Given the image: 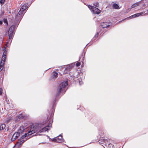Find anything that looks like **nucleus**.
Here are the masks:
<instances>
[{
    "instance_id": "obj_1",
    "label": "nucleus",
    "mask_w": 148,
    "mask_h": 148,
    "mask_svg": "<svg viewBox=\"0 0 148 148\" xmlns=\"http://www.w3.org/2000/svg\"><path fill=\"white\" fill-rule=\"evenodd\" d=\"M35 131L30 130L27 133H25L24 135L19 140L17 143L15 145L16 147H18L23 143L27 139L30 138L28 136L34 133Z\"/></svg>"
},
{
    "instance_id": "obj_2",
    "label": "nucleus",
    "mask_w": 148,
    "mask_h": 148,
    "mask_svg": "<svg viewBox=\"0 0 148 148\" xmlns=\"http://www.w3.org/2000/svg\"><path fill=\"white\" fill-rule=\"evenodd\" d=\"M52 112H51V114L50 115V117H47L48 119V121L47 123V125L45 127H43L42 129L40 130L39 132H45L49 130L51 127L52 123L53 122V118H52Z\"/></svg>"
},
{
    "instance_id": "obj_3",
    "label": "nucleus",
    "mask_w": 148,
    "mask_h": 148,
    "mask_svg": "<svg viewBox=\"0 0 148 148\" xmlns=\"http://www.w3.org/2000/svg\"><path fill=\"white\" fill-rule=\"evenodd\" d=\"M68 84V82L67 81L62 82L57 89L56 95H58L60 93L65 91V88Z\"/></svg>"
},
{
    "instance_id": "obj_4",
    "label": "nucleus",
    "mask_w": 148,
    "mask_h": 148,
    "mask_svg": "<svg viewBox=\"0 0 148 148\" xmlns=\"http://www.w3.org/2000/svg\"><path fill=\"white\" fill-rule=\"evenodd\" d=\"M15 27L14 25H12L9 28L8 33L9 40H11L14 34V31L15 29Z\"/></svg>"
},
{
    "instance_id": "obj_5",
    "label": "nucleus",
    "mask_w": 148,
    "mask_h": 148,
    "mask_svg": "<svg viewBox=\"0 0 148 148\" xmlns=\"http://www.w3.org/2000/svg\"><path fill=\"white\" fill-rule=\"evenodd\" d=\"M88 7L91 12L94 14H99L101 12L100 10L94 6L89 5L88 6Z\"/></svg>"
},
{
    "instance_id": "obj_6",
    "label": "nucleus",
    "mask_w": 148,
    "mask_h": 148,
    "mask_svg": "<svg viewBox=\"0 0 148 148\" xmlns=\"http://www.w3.org/2000/svg\"><path fill=\"white\" fill-rule=\"evenodd\" d=\"M103 142V143H102V144H103L106 146H107L108 148L110 147L111 148H114L113 147V145L112 144L110 143L107 140L102 138V142Z\"/></svg>"
},
{
    "instance_id": "obj_7",
    "label": "nucleus",
    "mask_w": 148,
    "mask_h": 148,
    "mask_svg": "<svg viewBox=\"0 0 148 148\" xmlns=\"http://www.w3.org/2000/svg\"><path fill=\"white\" fill-rule=\"evenodd\" d=\"M23 16V13L19 11L17 15L16 14L15 16V19L16 21H19V20H21Z\"/></svg>"
},
{
    "instance_id": "obj_8",
    "label": "nucleus",
    "mask_w": 148,
    "mask_h": 148,
    "mask_svg": "<svg viewBox=\"0 0 148 148\" xmlns=\"http://www.w3.org/2000/svg\"><path fill=\"white\" fill-rule=\"evenodd\" d=\"M20 134L17 132L14 134L11 138V141H13L15 140L19 136Z\"/></svg>"
},
{
    "instance_id": "obj_9",
    "label": "nucleus",
    "mask_w": 148,
    "mask_h": 148,
    "mask_svg": "<svg viewBox=\"0 0 148 148\" xmlns=\"http://www.w3.org/2000/svg\"><path fill=\"white\" fill-rule=\"evenodd\" d=\"M62 136H59L58 137L53 138V140L57 143H60L62 141Z\"/></svg>"
},
{
    "instance_id": "obj_10",
    "label": "nucleus",
    "mask_w": 148,
    "mask_h": 148,
    "mask_svg": "<svg viewBox=\"0 0 148 148\" xmlns=\"http://www.w3.org/2000/svg\"><path fill=\"white\" fill-rule=\"evenodd\" d=\"M112 23L109 22H105L102 23V28H105L108 27L111 25Z\"/></svg>"
},
{
    "instance_id": "obj_11",
    "label": "nucleus",
    "mask_w": 148,
    "mask_h": 148,
    "mask_svg": "<svg viewBox=\"0 0 148 148\" xmlns=\"http://www.w3.org/2000/svg\"><path fill=\"white\" fill-rule=\"evenodd\" d=\"M4 52L3 53V55L2 58L1 60L5 61V59L6 56V54L7 51L6 50V48H5L4 49Z\"/></svg>"
},
{
    "instance_id": "obj_12",
    "label": "nucleus",
    "mask_w": 148,
    "mask_h": 148,
    "mask_svg": "<svg viewBox=\"0 0 148 148\" xmlns=\"http://www.w3.org/2000/svg\"><path fill=\"white\" fill-rule=\"evenodd\" d=\"M27 5L26 4H24L21 7L19 11L23 13L24 11L27 9Z\"/></svg>"
},
{
    "instance_id": "obj_13",
    "label": "nucleus",
    "mask_w": 148,
    "mask_h": 148,
    "mask_svg": "<svg viewBox=\"0 0 148 148\" xmlns=\"http://www.w3.org/2000/svg\"><path fill=\"white\" fill-rule=\"evenodd\" d=\"M72 68V66L71 65H68L66 66L65 68V69L66 71L64 73H67V71H70L71 68Z\"/></svg>"
},
{
    "instance_id": "obj_14",
    "label": "nucleus",
    "mask_w": 148,
    "mask_h": 148,
    "mask_svg": "<svg viewBox=\"0 0 148 148\" xmlns=\"http://www.w3.org/2000/svg\"><path fill=\"white\" fill-rule=\"evenodd\" d=\"M25 130L24 127L23 126L20 127L18 129V132L20 134L22 133Z\"/></svg>"
},
{
    "instance_id": "obj_15",
    "label": "nucleus",
    "mask_w": 148,
    "mask_h": 148,
    "mask_svg": "<svg viewBox=\"0 0 148 148\" xmlns=\"http://www.w3.org/2000/svg\"><path fill=\"white\" fill-rule=\"evenodd\" d=\"M5 61L1 60L0 65V71H2L3 68V66Z\"/></svg>"
},
{
    "instance_id": "obj_16",
    "label": "nucleus",
    "mask_w": 148,
    "mask_h": 148,
    "mask_svg": "<svg viewBox=\"0 0 148 148\" xmlns=\"http://www.w3.org/2000/svg\"><path fill=\"white\" fill-rule=\"evenodd\" d=\"M112 7L113 8L115 9H120L118 4L115 3L112 4Z\"/></svg>"
},
{
    "instance_id": "obj_17",
    "label": "nucleus",
    "mask_w": 148,
    "mask_h": 148,
    "mask_svg": "<svg viewBox=\"0 0 148 148\" xmlns=\"http://www.w3.org/2000/svg\"><path fill=\"white\" fill-rule=\"evenodd\" d=\"M52 78L53 79H55L58 76V74L56 72H53L52 73Z\"/></svg>"
},
{
    "instance_id": "obj_18",
    "label": "nucleus",
    "mask_w": 148,
    "mask_h": 148,
    "mask_svg": "<svg viewBox=\"0 0 148 148\" xmlns=\"http://www.w3.org/2000/svg\"><path fill=\"white\" fill-rule=\"evenodd\" d=\"M5 127V124H3L0 126V130H3Z\"/></svg>"
},
{
    "instance_id": "obj_19",
    "label": "nucleus",
    "mask_w": 148,
    "mask_h": 148,
    "mask_svg": "<svg viewBox=\"0 0 148 148\" xmlns=\"http://www.w3.org/2000/svg\"><path fill=\"white\" fill-rule=\"evenodd\" d=\"M144 13V12H141L135 14V15L136 16V17H138L139 16H140L142 15Z\"/></svg>"
},
{
    "instance_id": "obj_20",
    "label": "nucleus",
    "mask_w": 148,
    "mask_h": 148,
    "mask_svg": "<svg viewBox=\"0 0 148 148\" xmlns=\"http://www.w3.org/2000/svg\"><path fill=\"white\" fill-rule=\"evenodd\" d=\"M136 17V16L135 15V14H134L130 16V17H128V18H127V19H131V18H134L135 17Z\"/></svg>"
},
{
    "instance_id": "obj_21",
    "label": "nucleus",
    "mask_w": 148,
    "mask_h": 148,
    "mask_svg": "<svg viewBox=\"0 0 148 148\" xmlns=\"http://www.w3.org/2000/svg\"><path fill=\"white\" fill-rule=\"evenodd\" d=\"M98 34L99 33L98 32L97 33V34L95 35L94 37L93 38V40H96V38L98 37Z\"/></svg>"
},
{
    "instance_id": "obj_22",
    "label": "nucleus",
    "mask_w": 148,
    "mask_h": 148,
    "mask_svg": "<svg viewBox=\"0 0 148 148\" xmlns=\"http://www.w3.org/2000/svg\"><path fill=\"white\" fill-rule=\"evenodd\" d=\"M138 5V4L137 3H134L131 6V8H133L135 7H136Z\"/></svg>"
},
{
    "instance_id": "obj_23",
    "label": "nucleus",
    "mask_w": 148,
    "mask_h": 148,
    "mask_svg": "<svg viewBox=\"0 0 148 148\" xmlns=\"http://www.w3.org/2000/svg\"><path fill=\"white\" fill-rule=\"evenodd\" d=\"M82 57V60H83V58H84V54L83 53L82 54L81 56H80L79 57V60L81 59Z\"/></svg>"
},
{
    "instance_id": "obj_24",
    "label": "nucleus",
    "mask_w": 148,
    "mask_h": 148,
    "mask_svg": "<svg viewBox=\"0 0 148 148\" xmlns=\"http://www.w3.org/2000/svg\"><path fill=\"white\" fill-rule=\"evenodd\" d=\"M5 0H0V3L1 4H3L5 2Z\"/></svg>"
},
{
    "instance_id": "obj_25",
    "label": "nucleus",
    "mask_w": 148,
    "mask_h": 148,
    "mask_svg": "<svg viewBox=\"0 0 148 148\" xmlns=\"http://www.w3.org/2000/svg\"><path fill=\"white\" fill-rule=\"evenodd\" d=\"M18 118L20 119H22L23 118V116L22 114H20L18 116Z\"/></svg>"
},
{
    "instance_id": "obj_26",
    "label": "nucleus",
    "mask_w": 148,
    "mask_h": 148,
    "mask_svg": "<svg viewBox=\"0 0 148 148\" xmlns=\"http://www.w3.org/2000/svg\"><path fill=\"white\" fill-rule=\"evenodd\" d=\"M80 62H77L76 64V65L77 66H79L80 65Z\"/></svg>"
},
{
    "instance_id": "obj_27",
    "label": "nucleus",
    "mask_w": 148,
    "mask_h": 148,
    "mask_svg": "<svg viewBox=\"0 0 148 148\" xmlns=\"http://www.w3.org/2000/svg\"><path fill=\"white\" fill-rule=\"evenodd\" d=\"M3 22L4 23H5L8 24V21H7V19H6L4 18L3 19Z\"/></svg>"
},
{
    "instance_id": "obj_28",
    "label": "nucleus",
    "mask_w": 148,
    "mask_h": 148,
    "mask_svg": "<svg viewBox=\"0 0 148 148\" xmlns=\"http://www.w3.org/2000/svg\"><path fill=\"white\" fill-rule=\"evenodd\" d=\"M131 9V8H128V9L126 10V12H129L130 10Z\"/></svg>"
},
{
    "instance_id": "obj_29",
    "label": "nucleus",
    "mask_w": 148,
    "mask_h": 148,
    "mask_svg": "<svg viewBox=\"0 0 148 148\" xmlns=\"http://www.w3.org/2000/svg\"><path fill=\"white\" fill-rule=\"evenodd\" d=\"M94 5L96 7H98V3H95L94 4Z\"/></svg>"
},
{
    "instance_id": "obj_30",
    "label": "nucleus",
    "mask_w": 148,
    "mask_h": 148,
    "mask_svg": "<svg viewBox=\"0 0 148 148\" xmlns=\"http://www.w3.org/2000/svg\"><path fill=\"white\" fill-rule=\"evenodd\" d=\"M102 142V141L101 140H99V141L98 142V143H99V144L101 145V142Z\"/></svg>"
},
{
    "instance_id": "obj_31",
    "label": "nucleus",
    "mask_w": 148,
    "mask_h": 148,
    "mask_svg": "<svg viewBox=\"0 0 148 148\" xmlns=\"http://www.w3.org/2000/svg\"><path fill=\"white\" fill-rule=\"evenodd\" d=\"M10 119H8V120H7L6 121V122H7V123H8L9 121H10Z\"/></svg>"
},
{
    "instance_id": "obj_32",
    "label": "nucleus",
    "mask_w": 148,
    "mask_h": 148,
    "mask_svg": "<svg viewBox=\"0 0 148 148\" xmlns=\"http://www.w3.org/2000/svg\"><path fill=\"white\" fill-rule=\"evenodd\" d=\"M2 90H0V95L2 94Z\"/></svg>"
},
{
    "instance_id": "obj_33",
    "label": "nucleus",
    "mask_w": 148,
    "mask_h": 148,
    "mask_svg": "<svg viewBox=\"0 0 148 148\" xmlns=\"http://www.w3.org/2000/svg\"><path fill=\"white\" fill-rule=\"evenodd\" d=\"M3 23V22L2 21H0V25H1Z\"/></svg>"
},
{
    "instance_id": "obj_34",
    "label": "nucleus",
    "mask_w": 148,
    "mask_h": 148,
    "mask_svg": "<svg viewBox=\"0 0 148 148\" xmlns=\"http://www.w3.org/2000/svg\"><path fill=\"white\" fill-rule=\"evenodd\" d=\"M10 42V40H8V42H7V45H8L9 43V42Z\"/></svg>"
},
{
    "instance_id": "obj_35",
    "label": "nucleus",
    "mask_w": 148,
    "mask_h": 148,
    "mask_svg": "<svg viewBox=\"0 0 148 148\" xmlns=\"http://www.w3.org/2000/svg\"><path fill=\"white\" fill-rule=\"evenodd\" d=\"M79 84H80V85H81V84H82V82H80V81H79Z\"/></svg>"
},
{
    "instance_id": "obj_36",
    "label": "nucleus",
    "mask_w": 148,
    "mask_h": 148,
    "mask_svg": "<svg viewBox=\"0 0 148 148\" xmlns=\"http://www.w3.org/2000/svg\"><path fill=\"white\" fill-rule=\"evenodd\" d=\"M102 146L104 148H105V147L103 145H102Z\"/></svg>"
},
{
    "instance_id": "obj_37",
    "label": "nucleus",
    "mask_w": 148,
    "mask_h": 148,
    "mask_svg": "<svg viewBox=\"0 0 148 148\" xmlns=\"http://www.w3.org/2000/svg\"><path fill=\"white\" fill-rule=\"evenodd\" d=\"M147 14H146V13H145V14H144V15H147Z\"/></svg>"
},
{
    "instance_id": "obj_38",
    "label": "nucleus",
    "mask_w": 148,
    "mask_h": 148,
    "mask_svg": "<svg viewBox=\"0 0 148 148\" xmlns=\"http://www.w3.org/2000/svg\"><path fill=\"white\" fill-rule=\"evenodd\" d=\"M147 12H148V10H147Z\"/></svg>"
}]
</instances>
